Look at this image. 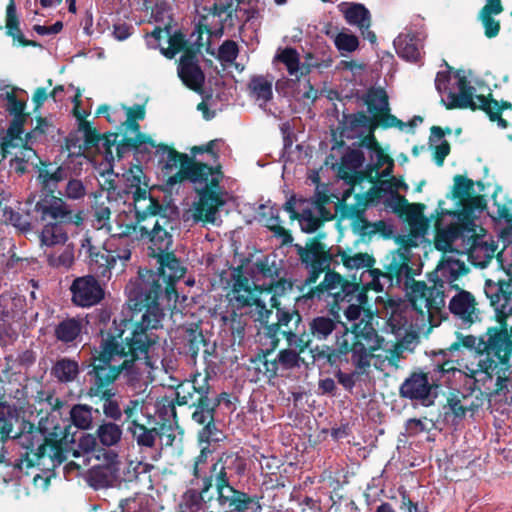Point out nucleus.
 <instances>
[{
  "mask_svg": "<svg viewBox=\"0 0 512 512\" xmlns=\"http://www.w3.org/2000/svg\"><path fill=\"white\" fill-rule=\"evenodd\" d=\"M101 340L91 351L87 365V396L103 403L115 401L111 387L121 374L134 377L139 374L137 363L149 359V351L158 337L146 334L124 323L113 320L111 327L101 330Z\"/></svg>",
  "mask_w": 512,
  "mask_h": 512,
  "instance_id": "obj_1",
  "label": "nucleus"
},
{
  "mask_svg": "<svg viewBox=\"0 0 512 512\" xmlns=\"http://www.w3.org/2000/svg\"><path fill=\"white\" fill-rule=\"evenodd\" d=\"M484 292L495 312L497 326L488 327L485 337H479L478 349L485 357L474 372V388L481 394L494 396L505 388L506 371L512 356V277L493 281L486 280Z\"/></svg>",
  "mask_w": 512,
  "mask_h": 512,
  "instance_id": "obj_2",
  "label": "nucleus"
},
{
  "mask_svg": "<svg viewBox=\"0 0 512 512\" xmlns=\"http://www.w3.org/2000/svg\"><path fill=\"white\" fill-rule=\"evenodd\" d=\"M158 272L152 270H139L138 277L131 282L128 289V306L134 313H142L139 320L121 319L124 326L128 325L146 334H154L153 330L161 327L164 311L160 307L159 299L163 294L170 301L178 298L175 283L183 277L185 269L174 251L164 253L157 257Z\"/></svg>",
  "mask_w": 512,
  "mask_h": 512,
  "instance_id": "obj_3",
  "label": "nucleus"
},
{
  "mask_svg": "<svg viewBox=\"0 0 512 512\" xmlns=\"http://www.w3.org/2000/svg\"><path fill=\"white\" fill-rule=\"evenodd\" d=\"M413 245L411 239H402V247L393 250L386 257L384 271H371L372 284L375 287L382 282L383 286L401 287L402 284L409 288V301L419 314H428L431 317L438 313L445 305L444 281L437 279L433 286L428 287L424 281L414 280L417 274L411 266V252L409 248Z\"/></svg>",
  "mask_w": 512,
  "mask_h": 512,
  "instance_id": "obj_4",
  "label": "nucleus"
},
{
  "mask_svg": "<svg viewBox=\"0 0 512 512\" xmlns=\"http://www.w3.org/2000/svg\"><path fill=\"white\" fill-rule=\"evenodd\" d=\"M369 283H362V276L356 275L348 280L338 272H328L323 281L315 287H311L307 294V298L324 300L331 306L333 315H338L339 311H343L349 321L357 320L362 311L371 313L370 299L368 292L374 290L376 292L383 291V284L379 282L378 286H371Z\"/></svg>",
  "mask_w": 512,
  "mask_h": 512,
  "instance_id": "obj_5",
  "label": "nucleus"
},
{
  "mask_svg": "<svg viewBox=\"0 0 512 512\" xmlns=\"http://www.w3.org/2000/svg\"><path fill=\"white\" fill-rule=\"evenodd\" d=\"M35 221L43 224L40 233L41 245L52 247L65 244L68 240L67 225L83 224V211L74 212L67 202L53 194H40L32 209Z\"/></svg>",
  "mask_w": 512,
  "mask_h": 512,
  "instance_id": "obj_6",
  "label": "nucleus"
},
{
  "mask_svg": "<svg viewBox=\"0 0 512 512\" xmlns=\"http://www.w3.org/2000/svg\"><path fill=\"white\" fill-rule=\"evenodd\" d=\"M383 338L378 335L377 330L370 321L360 320L353 323L350 328H345L342 335H338L335 341L336 348L329 352L326 357L330 365H338L343 357L347 361V355L352 354L353 364L364 369L370 365V358L373 352L382 346Z\"/></svg>",
  "mask_w": 512,
  "mask_h": 512,
  "instance_id": "obj_7",
  "label": "nucleus"
},
{
  "mask_svg": "<svg viewBox=\"0 0 512 512\" xmlns=\"http://www.w3.org/2000/svg\"><path fill=\"white\" fill-rule=\"evenodd\" d=\"M239 0H219L211 7H203L205 14L200 15L196 24L197 39L193 44L187 42L185 49L181 52L178 63L199 62L198 52L203 47V33H207L210 37L220 38L224 34L225 23L232 20L233 15L237 12Z\"/></svg>",
  "mask_w": 512,
  "mask_h": 512,
  "instance_id": "obj_8",
  "label": "nucleus"
},
{
  "mask_svg": "<svg viewBox=\"0 0 512 512\" xmlns=\"http://www.w3.org/2000/svg\"><path fill=\"white\" fill-rule=\"evenodd\" d=\"M276 310L277 321L268 323V318L264 313L261 317L262 321L265 322L264 335L270 340L269 344L272 349H275L280 342V335L286 339L289 347L299 349L300 352H304L306 348L310 346L311 339L310 334H306L305 327L302 325V316L299 311L293 307H286V305H280L273 307Z\"/></svg>",
  "mask_w": 512,
  "mask_h": 512,
  "instance_id": "obj_9",
  "label": "nucleus"
},
{
  "mask_svg": "<svg viewBox=\"0 0 512 512\" xmlns=\"http://www.w3.org/2000/svg\"><path fill=\"white\" fill-rule=\"evenodd\" d=\"M156 155L159 156V162H163L166 157L162 166L166 171L179 166V170L167 179V185L171 187L185 180L192 183H206L214 173L221 174L220 167L214 168L207 163L195 161L187 154L178 152L165 143H159Z\"/></svg>",
  "mask_w": 512,
  "mask_h": 512,
  "instance_id": "obj_10",
  "label": "nucleus"
},
{
  "mask_svg": "<svg viewBox=\"0 0 512 512\" xmlns=\"http://www.w3.org/2000/svg\"><path fill=\"white\" fill-rule=\"evenodd\" d=\"M80 253H84L85 262L92 275L110 279L112 269L119 260L124 267L131 258V249L120 246L115 239H108L103 244H94L86 234L81 240Z\"/></svg>",
  "mask_w": 512,
  "mask_h": 512,
  "instance_id": "obj_11",
  "label": "nucleus"
},
{
  "mask_svg": "<svg viewBox=\"0 0 512 512\" xmlns=\"http://www.w3.org/2000/svg\"><path fill=\"white\" fill-rule=\"evenodd\" d=\"M294 248L301 264L309 270L305 285L315 284L322 273L326 275L328 272H335L330 267L332 264H339L335 251L326 244L306 241L305 246L297 243Z\"/></svg>",
  "mask_w": 512,
  "mask_h": 512,
  "instance_id": "obj_12",
  "label": "nucleus"
},
{
  "mask_svg": "<svg viewBox=\"0 0 512 512\" xmlns=\"http://www.w3.org/2000/svg\"><path fill=\"white\" fill-rule=\"evenodd\" d=\"M17 91L18 88L10 87V90H6L0 94V98L6 101L4 105L5 111L13 117L6 135L2 139V148L4 151L17 146L14 141L21 140V135L24 132V125L30 116V113L25 112L27 105L26 100L19 99L16 95Z\"/></svg>",
  "mask_w": 512,
  "mask_h": 512,
  "instance_id": "obj_13",
  "label": "nucleus"
},
{
  "mask_svg": "<svg viewBox=\"0 0 512 512\" xmlns=\"http://www.w3.org/2000/svg\"><path fill=\"white\" fill-rule=\"evenodd\" d=\"M352 194V188H349L343 193L342 199L336 205V212L339 214L341 220H351L350 227L355 235H358L361 240L370 238L376 232L384 227L383 221L371 223L365 217V204H348L346 201Z\"/></svg>",
  "mask_w": 512,
  "mask_h": 512,
  "instance_id": "obj_14",
  "label": "nucleus"
},
{
  "mask_svg": "<svg viewBox=\"0 0 512 512\" xmlns=\"http://www.w3.org/2000/svg\"><path fill=\"white\" fill-rule=\"evenodd\" d=\"M210 376L196 374L192 379L181 382L176 389V403L190 408L213 403V389Z\"/></svg>",
  "mask_w": 512,
  "mask_h": 512,
  "instance_id": "obj_15",
  "label": "nucleus"
},
{
  "mask_svg": "<svg viewBox=\"0 0 512 512\" xmlns=\"http://www.w3.org/2000/svg\"><path fill=\"white\" fill-rule=\"evenodd\" d=\"M371 117L384 129L398 127L402 129L404 122L390 113L388 95L383 88H370L363 96Z\"/></svg>",
  "mask_w": 512,
  "mask_h": 512,
  "instance_id": "obj_16",
  "label": "nucleus"
},
{
  "mask_svg": "<svg viewBox=\"0 0 512 512\" xmlns=\"http://www.w3.org/2000/svg\"><path fill=\"white\" fill-rule=\"evenodd\" d=\"M97 276L92 274L77 277L70 286L71 301L77 307L89 308L100 303L105 291Z\"/></svg>",
  "mask_w": 512,
  "mask_h": 512,
  "instance_id": "obj_17",
  "label": "nucleus"
},
{
  "mask_svg": "<svg viewBox=\"0 0 512 512\" xmlns=\"http://www.w3.org/2000/svg\"><path fill=\"white\" fill-rule=\"evenodd\" d=\"M219 178H211L209 183L199 191V201L195 204L194 219L204 223H215L216 214L225 204L221 194L216 191L219 187Z\"/></svg>",
  "mask_w": 512,
  "mask_h": 512,
  "instance_id": "obj_18",
  "label": "nucleus"
},
{
  "mask_svg": "<svg viewBox=\"0 0 512 512\" xmlns=\"http://www.w3.org/2000/svg\"><path fill=\"white\" fill-rule=\"evenodd\" d=\"M445 204L444 200L438 201V207L436 209V227L439 228L443 218L446 215H453L458 218L462 226L468 231L473 230L474 221L473 213L475 210H483L486 207V199L483 195H475L471 193L467 199L460 203L461 209L447 210L443 207Z\"/></svg>",
  "mask_w": 512,
  "mask_h": 512,
  "instance_id": "obj_19",
  "label": "nucleus"
},
{
  "mask_svg": "<svg viewBox=\"0 0 512 512\" xmlns=\"http://www.w3.org/2000/svg\"><path fill=\"white\" fill-rule=\"evenodd\" d=\"M432 388L433 385L429 382L428 373L413 371L400 385L399 395L403 399L418 401L427 407L433 404Z\"/></svg>",
  "mask_w": 512,
  "mask_h": 512,
  "instance_id": "obj_20",
  "label": "nucleus"
},
{
  "mask_svg": "<svg viewBox=\"0 0 512 512\" xmlns=\"http://www.w3.org/2000/svg\"><path fill=\"white\" fill-rule=\"evenodd\" d=\"M232 291L236 302L241 307L256 306L259 309L260 317H263L264 313L267 316L272 313L266 308V300L261 298V284L253 283L251 286L249 279L241 272L235 278Z\"/></svg>",
  "mask_w": 512,
  "mask_h": 512,
  "instance_id": "obj_21",
  "label": "nucleus"
},
{
  "mask_svg": "<svg viewBox=\"0 0 512 512\" xmlns=\"http://www.w3.org/2000/svg\"><path fill=\"white\" fill-rule=\"evenodd\" d=\"M157 216H159V219L155 221L151 229L148 228V233L145 235V239H148L151 243L149 247L151 252L149 255L154 258L173 251V239L171 233L168 231V229H174L172 221L167 216V212H162Z\"/></svg>",
  "mask_w": 512,
  "mask_h": 512,
  "instance_id": "obj_22",
  "label": "nucleus"
},
{
  "mask_svg": "<svg viewBox=\"0 0 512 512\" xmlns=\"http://www.w3.org/2000/svg\"><path fill=\"white\" fill-rule=\"evenodd\" d=\"M236 462L241 463V459L234 455H227L226 457L219 458L214 464L211 465L209 473L205 476V479L211 480V488L215 486L217 493V501L220 503V489L225 497H231V494L238 492L230 485V476L228 470H231L232 465Z\"/></svg>",
  "mask_w": 512,
  "mask_h": 512,
  "instance_id": "obj_23",
  "label": "nucleus"
},
{
  "mask_svg": "<svg viewBox=\"0 0 512 512\" xmlns=\"http://www.w3.org/2000/svg\"><path fill=\"white\" fill-rule=\"evenodd\" d=\"M294 289L295 285L291 280L278 277L261 284V298L269 297L271 307L284 305L282 298H288L291 301H299L302 297L308 299L305 296L307 293L300 294L303 288L296 286L297 292H294Z\"/></svg>",
  "mask_w": 512,
  "mask_h": 512,
  "instance_id": "obj_24",
  "label": "nucleus"
},
{
  "mask_svg": "<svg viewBox=\"0 0 512 512\" xmlns=\"http://www.w3.org/2000/svg\"><path fill=\"white\" fill-rule=\"evenodd\" d=\"M459 292L449 302L450 312L461 321L463 326L469 327L480 320V311L474 295L466 290L459 289L458 285H452Z\"/></svg>",
  "mask_w": 512,
  "mask_h": 512,
  "instance_id": "obj_25",
  "label": "nucleus"
},
{
  "mask_svg": "<svg viewBox=\"0 0 512 512\" xmlns=\"http://www.w3.org/2000/svg\"><path fill=\"white\" fill-rule=\"evenodd\" d=\"M365 156L360 149H351L341 159L339 167V176L351 186L362 183L370 177L367 172L358 171L364 164ZM353 189V187H351Z\"/></svg>",
  "mask_w": 512,
  "mask_h": 512,
  "instance_id": "obj_26",
  "label": "nucleus"
},
{
  "mask_svg": "<svg viewBox=\"0 0 512 512\" xmlns=\"http://www.w3.org/2000/svg\"><path fill=\"white\" fill-rule=\"evenodd\" d=\"M217 409L214 404H205L194 407L191 418L198 425L202 426L198 432V439L201 443L209 444L211 441H219V430L215 423Z\"/></svg>",
  "mask_w": 512,
  "mask_h": 512,
  "instance_id": "obj_27",
  "label": "nucleus"
},
{
  "mask_svg": "<svg viewBox=\"0 0 512 512\" xmlns=\"http://www.w3.org/2000/svg\"><path fill=\"white\" fill-rule=\"evenodd\" d=\"M135 220L145 222L149 217H155L168 208L154 198L146 188L137 186L133 193Z\"/></svg>",
  "mask_w": 512,
  "mask_h": 512,
  "instance_id": "obj_28",
  "label": "nucleus"
},
{
  "mask_svg": "<svg viewBox=\"0 0 512 512\" xmlns=\"http://www.w3.org/2000/svg\"><path fill=\"white\" fill-rule=\"evenodd\" d=\"M70 170L63 165L57 166L51 162H41L38 169V181L41 184V194H53L57 192L58 184L67 180Z\"/></svg>",
  "mask_w": 512,
  "mask_h": 512,
  "instance_id": "obj_29",
  "label": "nucleus"
},
{
  "mask_svg": "<svg viewBox=\"0 0 512 512\" xmlns=\"http://www.w3.org/2000/svg\"><path fill=\"white\" fill-rule=\"evenodd\" d=\"M457 87L459 92H448L449 102L445 104L448 110L453 109H470L472 111L478 110V105L474 101L475 88L470 84L465 76L458 74Z\"/></svg>",
  "mask_w": 512,
  "mask_h": 512,
  "instance_id": "obj_30",
  "label": "nucleus"
},
{
  "mask_svg": "<svg viewBox=\"0 0 512 512\" xmlns=\"http://www.w3.org/2000/svg\"><path fill=\"white\" fill-rule=\"evenodd\" d=\"M457 87L459 92H448L449 102L445 104L448 110L453 109H470L472 111L478 110V105L474 101L475 88L470 84L465 76L458 74Z\"/></svg>",
  "mask_w": 512,
  "mask_h": 512,
  "instance_id": "obj_31",
  "label": "nucleus"
},
{
  "mask_svg": "<svg viewBox=\"0 0 512 512\" xmlns=\"http://www.w3.org/2000/svg\"><path fill=\"white\" fill-rule=\"evenodd\" d=\"M480 407L479 403L470 400L469 395L452 390L449 392L446 403L443 405L445 417L453 416L454 419L461 420L468 411L474 412Z\"/></svg>",
  "mask_w": 512,
  "mask_h": 512,
  "instance_id": "obj_32",
  "label": "nucleus"
},
{
  "mask_svg": "<svg viewBox=\"0 0 512 512\" xmlns=\"http://www.w3.org/2000/svg\"><path fill=\"white\" fill-rule=\"evenodd\" d=\"M345 328H349L345 323L339 320V315L317 316L309 323L310 339L325 340L332 332H336V337L342 335Z\"/></svg>",
  "mask_w": 512,
  "mask_h": 512,
  "instance_id": "obj_33",
  "label": "nucleus"
},
{
  "mask_svg": "<svg viewBox=\"0 0 512 512\" xmlns=\"http://www.w3.org/2000/svg\"><path fill=\"white\" fill-rule=\"evenodd\" d=\"M120 136V132L100 134L95 128L84 134V146L86 149L95 148L97 150H100V147H102L105 160L110 163L114 161L113 147Z\"/></svg>",
  "mask_w": 512,
  "mask_h": 512,
  "instance_id": "obj_34",
  "label": "nucleus"
},
{
  "mask_svg": "<svg viewBox=\"0 0 512 512\" xmlns=\"http://www.w3.org/2000/svg\"><path fill=\"white\" fill-rule=\"evenodd\" d=\"M275 60L283 63L291 76L300 79L302 76L308 75L313 65H318L316 62L304 61L300 63L299 53L295 48L285 47L280 50L275 56Z\"/></svg>",
  "mask_w": 512,
  "mask_h": 512,
  "instance_id": "obj_35",
  "label": "nucleus"
},
{
  "mask_svg": "<svg viewBox=\"0 0 512 512\" xmlns=\"http://www.w3.org/2000/svg\"><path fill=\"white\" fill-rule=\"evenodd\" d=\"M177 74L182 83L190 90L203 94L205 74L199 62L178 63Z\"/></svg>",
  "mask_w": 512,
  "mask_h": 512,
  "instance_id": "obj_36",
  "label": "nucleus"
},
{
  "mask_svg": "<svg viewBox=\"0 0 512 512\" xmlns=\"http://www.w3.org/2000/svg\"><path fill=\"white\" fill-rule=\"evenodd\" d=\"M83 330L82 320L75 317H67L54 327V337L57 341L68 346H75L81 341Z\"/></svg>",
  "mask_w": 512,
  "mask_h": 512,
  "instance_id": "obj_37",
  "label": "nucleus"
},
{
  "mask_svg": "<svg viewBox=\"0 0 512 512\" xmlns=\"http://www.w3.org/2000/svg\"><path fill=\"white\" fill-rule=\"evenodd\" d=\"M5 29L6 35L13 39L14 44L17 42L22 47H41L40 43L26 39L22 33L14 0H10L6 7Z\"/></svg>",
  "mask_w": 512,
  "mask_h": 512,
  "instance_id": "obj_38",
  "label": "nucleus"
},
{
  "mask_svg": "<svg viewBox=\"0 0 512 512\" xmlns=\"http://www.w3.org/2000/svg\"><path fill=\"white\" fill-rule=\"evenodd\" d=\"M79 362L70 357H59L51 367V376L61 384H69L76 381L80 375Z\"/></svg>",
  "mask_w": 512,
  "mask_h": 512,
  "instance_id": "obj_39",
  "label": "nucleus"
},
{
  "mask_svg": "<svg viewBox=\"0 0 512 512\" xmlns=\"http://www.w3.org/2000/svg\"><path fill=\"white\" fill-rule=\"evenodd\" d=\"M335 254L336 258L340 257V262L348 270L366 269L370 276L371 271L378 270L377 268H374V265L376 263L375 258L372 255H369L368 253L358 252L351 254L350 249L343 250L340 246H337Z\"/></svg>",
  "mask_w": 512,
  "mask_h": 512,
  "instance_id": "obj_40",
  "label": "nucleus"
},
{
  "mask_svg": "<svg viewBox=\"0 0 512 512\" xmlns=\"http://www.w3.org/2000/svg\"><path fill=\"white\" fill-rule=\"evenodd\" d=\"M211 489V480L205 479V476L201 478V484L199 490L189 489L183 496L184 502L181 507H184L188 512H199L202 508L203 503L209 502L213 499V495H208Z\"/></svg>",
  "mask_w": 512,
  "mask_h": 512,
  "instance_id": "obj_41",
  "label": "nucleus"
},
{
  "mask_svg": "<svg viewBox=\"0 0 512 512\" xmlns=\"http://www.w3.org/2000/svg\"><path fill=\"white\" fill-rule=\"evenodd\" d=\"M127 433L131 435L133 441L143 449H151L155 446L156 439L161 436L157 428H148L139 422H133L132 426L126 427Z\"/></svg>",
  "mask_w": 512,
  "mask_h": 512,
  "instance_id": "obj_42",
  "label": "nucleus"
},
{
  "mask_svg": "<svg viewBox=\"0 0 512 512\" xmlns=\"http://www.w3.org/2000/svg\"><path fill=\"white\" fill-rule=\"evenodd\" d=\"M360 127L367 129L371 127L372 130H375L377 127H379V125L371 116H368L364 111H358L352 114L343 113L342 119L339 120V129L341 130L342 136H345L346 131H354Z\"/></svg>",
  "mask_w": 512,
  "mask_h": 512,
  "instance_id": "obj_43",
  "label": "nucleus"
},
{
  "mask_svg": "<svg viewBox=\"0 0 512 512\" xmlns=\"http://www.w3.org/2000/svg\"><path fill=\"white\" fill-rule=\"evenodd\" d=\"M12 438H18L21 445L31 452L34 451L38 439H41V443L47 444V438L44 436L41 429L26 420L22 422L20 432H16Z\"/></svg>",
  "mask_w": 512,
  "mask_h": 512,
  "instance_id": "obj_44",
  "label": "nucleus"
},
{
  "mask_svg": "<svg viewBox=\"0 0 512 512\" xmlns=\"http://www.w3.org/2000/svg\"><path fill=\"white\" fill-rule=\"evenodd\" d=\"M273 351L274 349L270 346V349L261 350L256 357L252 359V363L255 364V369L269 380L275 378L279 370L277 357L271 358Z\"/></svg>",
  "mask_w": 512,
  "mask_h": 512,
  "instance_id": "obj_45",
  "label": "nucleus"
},
{
  "mask_svg": "<svg viewBox=\"0 0 512 512\" xmlns=\"http://www.w3.org/2000/svg\"><path fill=\"white\" fill-rule=\"evenodd\" d=\"M394 47L400 58L410 62H417L420 59V51L415 36L400 34L394 40Z\"/></svg>",
  "mask_w": 512,
  "mask_h": 512,
  "instance_id": "obj_46",
  "label": "nucleus"
},
{
  "mask_svg": "<svg viewBox=\"0 0 512 512\" xmlns=\"http://www.w3.org/2000/svg\"><path fill=\"white\" fill-rule=\"evenodd\" d=\"M150 135L146 133L136 134L134 137H128L122 135L121 139L117 138L115 143V152L113 151L114 160H121L130 152H135V147H139L140 144L149 143Z\"/></svg>",
  "mask_w": 512,
  "mask_h": 512,
  "instance_id": "obj_47",
  "label": "nucleus"
},
{
  "mask_svg": "<svg viewBox=\"0 0 512 512\" xmlns=\"http://www.w3.org/2000/svg\"><path fill=\"white\" fill-rule=\"evenodd\" d=\"M40 441L41 439L37 440V445L33 452L26 450L24 454L15 460L12 464L14 469L21 472L25 471V474L28 475V470L39 464V461L45 456L47 447L46 443H41Z\"/></svg>",
  "mask_w": 512,
  "mask_h": 512,
  "instance_id": "obj_48",
  "label": "nucleus"
},
{
  "mask_svg": "<svg viewBox=\"0 0 512 512\" xmlns=\"http://www.w3.org/2000/svg\"><path fill=\"white\" fill-rule=\"evenodd\" d=\"M343 13L348 24L357 26L359 29L370 28L371 14L363 4L353 3Z\"/></svg>",
  "mask_w": 512,
  "mask_h": 512,
  "instance_id": "obj_49",
  "label": "nucleus"
},
{
  "mask_svg": "<svg viewBox=\"0 0 512 512\" xmlns=\"http://www.w3.org/2000/svg\"><path fill=\"white\" fill-rule=\"evenodd\" d=\"M250 95L263 104L269 102L273 97L272 81L263 75L253 76L248 84Z\"/></svg>",
  "mask_w": 512,
  "mask_h": 512,
  "instance_id": "obj_50",
  "label": "nucleus"
},
{
  "mask_svg": "<svg viewBox=\"0 0 512 512\" xmlns=\"http://www.w3.org/2000/svg\"><path fill=\"white\" fill-rule=\"evenodd\" d=\"M142 223L143 222H138L136 220L135 223L126 224L122 227L121 232L117 235L111 236L109 239H115L116 243L120 246L130 248L128 241L129 237H134L137 240H145V235L148 233V227L146 225H142Z\"/></svg>",
  "mask_w": 512,
  "mask_h": 512,
  "instance_id": "obj_51",
  "label": "nucleus"
},
{
  "mask_svg": "<svg viewBox=\"0 0 512 512\" xmlns=\"http://www.w3.org/2000/svg\"><path fill=\"white\" fill-rule=\"evenodd\" d=\"M220 503L222 507H227L226 512H244L249 508V505L254 502V498L250 497L243 491L234 492L231 497H225L220 489Z\"/></svg>",
  "mask_w": 512,
  "mask_h": 512,
  "instance_id": "obj_52",
  "label": "nucleus"
},
{
  "mask_svg": "<svg viewBox=\"0 0 512 512\" xmlns=\"http://www.w3.org/2000/svg\"><path fill=\"white\" fill-rule=\"evenodd\" d=\"M18 417L14 410L6 402H0V440L5 442L13 437L14 423Z\"/></svg>",
  "mask_w": 512,
  "mask_h": 512,
  "instance_id": "obj_53",
  "label": "nucleus"
},
{
  "mask_svg": "<svg viewBox=\"0 0 512 512\" xmlns=\"http://www.w3.org/2000/svg\"><path fill=\"white\" fill-rule=\"evenodd\" d=\"M97 437L103 446L111 447L116 445L122 437V428L114 422L101 424L97 431Z\"/></svg>",
  "mask_w": 512,
  "mask_h": 512,
  "instance_id": "obj_54",
  "label": "nucleus"
},
{
  "mask_svg": "<svg viewBox=\"0 0 512 512\" xmlns=\"http://www.w3.org/2000/svg\"><path fill=\"white\" fill-rule=\"evenodd\" d=\"M93 408L86 404L74 405L70 411L72 424L82 430L89 429L92 425Z\"/></svg>",
  "mask_w": 512,
  "mask_h": 512,
  "instance_id": "obj_55",
  "label": "nucleus"
},
{
  "mask_svg": "<svg viewBox=\"0 0 512 512\" xmlns=\"http://www.w3.org/2000/svg\"><path fill=\"white\" fill-rule=\"evenodd\" d=\"M453 181L454 185L451 198L457 200L458 204L463 203V201L474 192L475 183L473 180L460 174L455 175Z\"/></svg>",
  "mask_w": 512,
  "mask_h": 512,
  "instance_id": "obj_56",
  "label": "nucleus"
},
{
  "mask_svg": "<svg viewBox=\"0 0 512 512\" xmlns=\"http://www.w3.org/2000/svg\"><path fill=\"white\" fill-rule=\"evenodd\" d=\"M297 221L301 231L309 234L317 232L324 225L320 218L317 217L312 207H303Z\"/></svg>",
  "mask_w": 512,
  "mask_h": 512,
  "instance_id": "obj_57",
  "label": "nucleus"
},
{
  "mask_svg": "<svg viewBox=\"0 0 512 512\" xmlns=\"http://www.w3.org/2000/svg\"><path fill=\"white\" fill-rule=\"evenodd\" d=\"M265 226L273 233L276 238L281 239L282 245H291L293 237L291 232L281 225L279 210H275V216H268L266 218Z\"/></svg>",
  "mask_w": 512,
  "mask_h": 512,
  "instance_id": "obj_58",
  "label": "nucleus"
},
{
  "mask_svg": "<svg viewBox=\"0 0 512 512\" xmlns=\"http://www.w3.org/2000/svg\"><path fill=\"white\" fill-rule=\"evenodd\" d=\"M443 277L450 283L458 280L469 272V268L463 261L448 259L440 268Z\"/></svg>",
  "mask_w": 512,
  "mask_h": 512,
  "instance_id": "obj_59",
  "label": "nucleus"
},
{
  "mask_svg": "<svg viewBox=\"0 0 512 512\" xmlns=\"http://www.w3.org/2000/svg\"><path fill=\"white\" fill-rule=\"evenodd\" d=\"M457 340L450 344L449 347H447L445 350H441L440 354L443 356L446 355L447 352L453 354L456 351H459L461 347L474 350L479 355H484V352H480L478 349V343H479V337H475L473 335H462L461 333L457 332Z\"/></svg>",
  "mask_w": 512,
  "mask_h": 512,
  "instance_id": "obj_60",
  "label": "nucleus"
},
{
  "mask_svg": "<svg viewBox=\"0 0 512 512\" xmlns=\"http://www.w3.org/2000/svg\"><path fill=\"white\" fill-rule=\"evenodd\" d=\"M391 501L394 502L395 509L398 508L399 512H427L426 507H420L418 502L411 500L408 492L400 488L398 496H392Z\"/></svg>",
  "mask_w": 512,
  "mask_h": 512,
  "instance_id": "obj_61",
  "label": "nucleus"
},
{
  "mask_svg": "<svg viewBox=\"0 0 512 512\" xmlns=\"http://www.w3.org/2000/svg\"><path fill=\"white\" fill-rule=\"evenodd\" d=\"M167 37L169 46L167 48H161V53L166 58L173 59L176 54L185 49L187 39L185 34L180 30L175 31L172 35L169 33Z\"/></svg>",
  "mask_w": 512,
  "mask_h": 512,
  "instance_id": "obj_62",
  "label": "nucleus"
},
{
  "mask_svg": "<svg viewBox=\"0 0 512 512\" xmlns=\"http://www.w3.org/2000/svg\"><path fill=\"white\" fill-rule=\"evenodd\" d=\"M208 345V342L203 335L202 330L196 328H190L187 330V350L190 354L191 358L194 360L199 354L201 347H206Z\"/></svg>",
  "mask_w": 512,
  "mask_h": 512,
  "instance_id": "obj_63",
  "label": "nucleus"
},
{
  "mask_svg": "<svg viewBox=\"0 0 512 512\" xmlns=\"http://www.w3.org/2000/svg\"><path fill=\"white\" fill-rule=\"evenodd\" d=\"M388 193V189L383 185V181L380 186H373L365 193L355 194V204H365V209L371 203H375L380 200L385 194Z\"/></svg>",
  "mask_w": 512,
  "mask_h": 512,
  "instance_id": "obj_64",
  "label": "nucleus"
}]
</instances>
